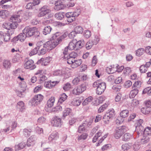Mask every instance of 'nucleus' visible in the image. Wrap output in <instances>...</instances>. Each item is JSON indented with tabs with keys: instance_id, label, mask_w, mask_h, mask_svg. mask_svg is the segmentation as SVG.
<instances>
[{
	"instance_id": "1",
	"label": "nucleus",
	"mask_w": 151,
	"mask_h": 151,
	"mask_svg": "<svg viewBox=\"0 0 151 151\" xmlns=\"http://www.w3.org/2000/svg\"><path fill=\"white\" fill-rule=\"evenodd\" d=\"M61 34V33L59 32L53 34L51 37V40L42 44V47L46 49L48 51L55 47L61 42L62 40L66 37L68 35L66 33H64L60 35Z\"/></svg>"
},
{
	"instance_id": "2",
	"label": "nucleus",
	"mask_w": 151,
	"mask_h": 151,
	"mask_svg": "<svg viewBox=\"0 0 151 151\" xmlns=\"http://www.w3.org/2000/svg\"><path fill=\"white\" fill-rule=\"evenodd\" d=\"M22 14L18 12L17 14L13 15L10 18V22L11 29H15L18 25L17 23H19L21 21L22 19Z\"/></svg>"
},
{
	"instance_id": "3",
	"label": "nucleus",
	"mask_w": 151,
	"mask_h": 151,
	"mask_svg": "<svg viewBox=\"0 0 151 151\" xmlns=\"http://www.w3.org/2000/svg\"><path fill=\"white\" fill-rule=\"evenodd\" d=\"M115 115V111L113 109L109 110L103 117V121L106 124H108L110 119H111Z\"/></svg>"
},
{
	"instance_id": "4",
	"label": "nucleus",
	"mask_w": 151,
	"mask_h": 151,
	"mask_svg": "<svg viewBox=\"0 0 151 151\" xmlns=\"http://www.w3.org/2000/svg\"><path fill=\"white\" fill-rule=\"evenodd\" d=\"M127 128L125 126L119 127L116 128L114 133V137L116 139L119 138L127 130Z\"/></svg>"
},
{
	"instance_id": "5",
	"label": "nucleus",
	"mask_w": 151,
	"mask_h": 151,
	"mask_svg": "<svg viewBox=\"0 0 151 151\" xmlns=\"http://www.w3.org/2000/svg\"><path fill=\"white\" fill-rule=\"evenodd\" d=\"M86 88L85 84H82L75 88L72 91V93L75 95H78L84 92Z\"/></svg>"
},
{
	"instance_id": "6",
	"label": "nucleus",
	"mask_w": 151,
	"mask_h": 151,
	"mask_svg": "<svg viewBox=\"0 0 151 151\" xmlns=\"http://www.w3.org/2000/svg\"><path fill=\"white\" fill-rule=\"evenodd\" d=\"M43 98V96L41 94L35 95L31 100V103L33 105H37L42 101Z\"/></svg>"
},
{
	"instance_id": "7",
	"label": "nucleus",
	"mask_w": 151,
	"mask_h": 151,
	"mask_svg": "<svg viewBox=\"0 0 151 151\" xmlns=\"http://www.w3.org/2000/svg\"><path fill=\"white\" fill-rule=\"evenodd\" d=\"M35 28L27 27L23 30L22 32L25 33L27 37H29L33 35Z\"/></svg>"
},
{
	"instance_id": "8",
	"label": "nucleus",
	"mask_w": 151,
	"mask_h": 151,
	"mask_svg": "<svg viewBox=\"0 0 151 151\" xmlns=\"http://www.w3.org/2000/svg\"><path fill=\"white\" fill-rule=\"evenodd\" d=\"M40 12L38 15L39 17H42L48 14L51 11L48 8L47 6H44L40 9Z\"/></svg>"
},
{
	"instance_id": "9",
	"label": "nucleus",
	"mask_w": 151,
	"mask_h": 151,
	"mask_svg": "<svg viewBox=\"0 0 151 151\" xmlns=\"http://www.w3.org/2000/svg\"><path fill=\"white\" fill-rule=\"evenodd\" d=\"M106 88V84L104 82H100L96 88V93L99 95L101 94L104 92Z\"/></svg>"
},
{
	"instance_id": "10",
	"label": "nucleus",
	"mask_w": 151,
	"mask_h": 151,
	"mask_svg": "<svg viewBox=\"0 0 151 151\" xmlns=\"http://www.w3.org/2000/svg\"><path fill=\"white\" fill-rule=\"evenodd\" d=\"M61 119L58 116H55L52 119L51 124L55 127H59L61 125Z\"/></svg>"
},
{
	"instance_id": "11",
	"label": "nucleus",
	"mask_w": 151,
	"mask_h": 151,
	"mask_svg": "<svg viewBox=\"0 0 151 151\" xmlns=\"http://www.w3.org/2000/svg\"><path fill=\"white\" fill-rule=\"evenodd\" d=\"M23 83V85H22V83H20V86L21 88H23L21 91L17 90L16 92L18 96L20 97H23L24 96V92L26 90V87L27 86L26 83L24 82H22Z\"/></svg>"
},
{
	"instance_id": "12",
	"label": "nucleus",
	"mask_w": 151,
	"mask_h": 151,
	"mask_svg": "<svg viewBox=\"0 0 151 151\" xmlns=\"http://www.w3.org/2000/svg\"><path fill=\"white\" fill-rule=\"evenodd\" d=\"M34 62L32 60H30L27 61L24 64V67L26 69H30L32 70L35 68V66L33 64Z\"/></svg>"
},
{
	"instance_id": "13",
	"label": "nucleus",
	"mask_w": 151,
	"mask_h": 151,
	"mask_svg": "<svg viewBox=\"0 0 151 151\" xmlns=\"http://www.w3.org/2000/svg\"><path fill=\"white\" fill-rule=\"evenodd\" d=\"M55 2V6L54 7V9L55 10L58 11L64 8V5L61 1H56Z\"/></svg>"
},
{
	"instance_id": "14",
	"label": "nucleus",
	"mask_w": 151,
	"mask_h": 151,
	"mask_svg": "<svg viewBox=\"0 0 151 151\" xmlns=\"http://www.w3.org/2000/svg\"><path fill=\"white\" fill-rule=\"evenodd\" d=\"M36 136L34 135L31 136L28 139L27 145L28 147L32 146L35 144V141L36 140Z\"/></svg>"
},
{
	"instance_id": "15",
	"label": "nucleus",
	"mask_w": 151,
	"mask_h": 151,
	"mask_svg": "<svg viewBox=\"0 0 151 151\" xmlns=\"http://www.w3.org/2000/svg\"><path fill=\"white\" fill-rule=\"evenodd\" d=\"M42 44L43 42L41 41L38 42L37 43V47H35L29 53V55L30 56H32L38 53V51L40 50V48L41 47V44Z\"/></svg>"
},
{
	"instance_id": "16",
	"label": "nucleus",
	"mask_w": 151,
	"mask_h": 151,
	"mask_svg": "<svg viewBox=\"0 0 151 151\" xmlns=\"http://www.w3.org/2000/svg\"><path fill=\"white\" fill-rule=\"evenodd\" d=\"M144 129L142 125H137L136 127V131L137 133V137L141 136L143 133L144 134Z\"/></svg>"
},
{
	"instance_id": "17",
	"label": "nucleus",
	"mask_w": 151,
	"mask_h": 151,
	"mask_svg": "<svg viewBox=\"0 0 151 151\" xmlns=\"http://www.w3.org/2000/svg\"><path fill=\"white\" fill-rule=\"evenodd\" d=\"M59 137V134L56 131L53 132L50 135L48 139L50 141H52L56 140Z\"/></svg>"
},
{
	"instance_id": "18",
	"label": "nucleus",
	"mask_w": 151,
	"mask_h": 151,
	"mask_svg": "<svg viewBox=\"0 0 151 151\" xmlns=\"http://www.w3.org/2000/svg\"><path fill=\"white\" fill-rule=\"evenodd\" d=\"M65 16L67 18V21L68 22H71L75 19V18L72 14V12H69L65 14Z\"/></svg>"
},
{
	"instance_id": "19",
	"label": "nucleus",
	"mask_w": 151,
	"mask_h": 151,
	"mask_svg": "<svg viewBox=\"0 0 151 151\" xmlns=\"http://www.w3.org/2000/svg\"><path fill=\"white\" fill-rule=\"evenodd\" d=\"M141 111L142 113L145 114L151 113V107L145 106L142 108Z\"/></svg>"
},
{
	"instance_id": "20",
	"label": "nucleus",
	"mask_w": 151,
	"mask_h": 151,
	"mask_svg": "<svg viewBox=\"0 0 151 151\" xmlns=\"http://www.w3.org/2000/svg\"><path fill=\"white\" fill-rule=\"evenodd\" d=\"M52 29V27L50 26H45L43 30L42 33L44 35H46L50 33Z\"/></svg>"
},
{
	"instance_id": "21",
	"label": "nucleus",
	"mask_w": 151,
	"mask_h": 151,
	"mask_svg": "<svg viewBox=\"0 0 151 151\" xmlns=\"http://www.w3.org/2000/svg\"><path fill=\"white\" fill-rule=\"evenodd\" d=\"M93 121V118L90 117L88 118L83 123L87 127H89Z\"/></svg>"
},
{
	"instance_id": "22",
	"label": "nucleus",
	"mask_w": 151,
	"mask_h": 151,
	"mask_svg": "<svg viewBox=\"0 0 151 151\" xmlns=\"http://www.w3.org/2000/svg\"><path fill=\"white\" fill-rule=\"evenodd\" d=\"M133 138V134L127 133L123 137L122 140L124 141H127Z\"/></svg>"
},
{
	"instance_id": "23",
	"label": "nucleus",
	"mask_w": 151,
	"mask_h": 151,
	"mask_svg": "<svg viewBox=\"0 0 151 151\" xmlns=\"http://www.w3.org/2000/svg\"><path fill=\"white\" fill-rule=\"evenodd\" d=\"M55 101L54 97H51L47 101L46 104L47 106L49 108L52 107L54 105Z\"/></svg>"
},
{
	"instance_id": "24",
	"label": "nucleus",
	"mask_w": 151,
	"mask_h": 151,
	"mask_svg": "<svg viewBox=\"0 0 151 151\" xmlns=\"http://www.w3.org/2000/svg\"><path fill=\"white\" fill-rule=\"evenodd\" d=\"M26 144L23 142H22L18 145H16L15 146V149L16 151H18L19 150H20L23 148Z\"/></svg>"
},
{
	"instance_id": "25",
	"label": "nucleus",
	"mask_w": 151,
	"mask_h": 151,
	"mask_svg": "<svg viewBox=\"0 0 151 151\" xmlns=\"http://www.w3.org/2000/svg\"><path fill=\"white\" fill-rule=\"evenodd\" d=\"M132 90L130 91V97L132 98H134L138 93L139 90L136 88H132Z\"/></svg>"
},
{
	"instance_id": "26",
	"label": "nucleus",
	"mask_w": 151,
	"mask_h": 151,
	"mask_svg": "<svg viewBox=\"0 0 151 151\" xmlns=\"http://www.w3.org/2000/svg\"><path fill=\"white\" fill-rule=\"evenodd\" d=\"M115 65H113V66L111 65L109 67H107L106 69V71L109 74H111L114 73L115 71Z\"/></svg>"
},
{
	"instance_id": "27",
	"label": "nucleus",
	"mask_w": 151,
	"mask_h": 151,
	"mask_svg": "<svg viewBox=\"0 0 151 151\" xmlns=\"http://www.w3.org/2000/svg\"><path fill=\"white\" fill-rule=\"evenodd\" d=\"M75 41H73L72 42H70L68 46L69 49L70 50H77V48H76V45L75 44Z\"/></svg>"
},
{
	"instance_id": "28",
	"label": "nucleus",
	"mask_w": 151,
	"mask_h": 151,
	"mask_svg": "<svg viewBox=\"0 0 151 151\" xmlns=\"http://www.w3.org/2000/svg\"><path fill=\"white\" fill-rule=\"evenodd\" d=\"M3 66L4 68L7 69L10 68L11 66V63L9 60H4L3 62Z\"/></svg>"
},
{
	"instance_id": "29",
	"label": "nucleus",
	"mask_w": 151,
	"mask_h": 151,
	"mask_svg": "<svg viewBox=\"0 0 151 151\" xmlns=\"http://www.w3.org/2000/svg\"><path fill=\"white\" fill-rule=\"evenodd\" d=\"M76 48H77V50L81 48L83 45L84 42L83 40H81L76 42L75 41Z\"/></svg>"
},
{
	"instance_id": "30",
	"label": "nucleus",
	"mask_w": 151,
	"mask_h": 151,
	"mask_svg": "<svg viewBox=\"0 0 151 151\" xmlns=\"http://www.w3.org/2000/svg\"><path fill=\"white\" fill-rule=\"evenodd\" d=\"M32 130L31 129H24L23 130V134L25 137H27L30 135Z\"/></svg>"
},
{
	"instance_id": "31",
	"label": "nucleus",
	"mask_w": 151,
	"mask_h": 151,
	"mask_svg": "<svg viewBox=\"0 0 151 151\" xmlns=\"http://www.w3.org/2000/svg\"><path fill=\"white\" fill-rule=\"evenodd\" d=\"M129 113V112L128 110H123L120 113V116L122 119L126 118L128 116Z\"/></svg>"
},
{
	"instance_id": "32",
	"label": "nucleus",
	"mask_w": 151,
	"mask_h": 151,
	"mask_svg": "<svg viewBox=\"0 0 151 151\" xmlns=\"http://www.w3.org/2000/svg\"><path fill=\"white\" fill-rule=\"evenodd\" d=\"M65 58L67 59V62L68 64H73V62L75 61L76 59L74 58L65 55L64 56Z\"/></svg>"
},
{
	"instance_id": "33",
	"label": "nucleus",
	"mask_w": 151,
	"mask_h": 151,
	"mask_svg": "<svg viewBox=\"0 0 151 151\" xmlns=\"http://www.w3.org/2000/svg\"><path fill=\"white\" fill-rule=\"evenodd\" d=\"M141 143L142 144H145L148 143L150 140V137L149 135L143 137V138L141 139Z\"/></svg>"
},
{
	"instance_id": "34",
	"label": "nucleus",
	"mask_w": 151,
	"mask_h": 151,
	"mask_svg": "<svg viewBox=\"0 0 151 151\" xmlns=\"http://www.w3.org/2000/svg\"><path fill=\"white\" fill-rule=\"evenodd\" d=\"M63 14V13L61 12L56 13L55 15V17L58 19L62 20L64 17Z\"/></svg>"
},
{
	"instance_id": "35",
	"label": "nucleus",
	"mask_w": 151,
	"mask_h": 151,
	"mask_svg": "<svg viewBox=\"0 0 151 151\" xmlns=\"http://www.w3.org/2000/svg\"><path fill=\"white\" fill-rule=\"evenodd\" d=\"M74 32L76 34L81 33L83 31V28L80 26L76 27L74 28Z\"/></svg>"
},
{
	"instance_id": "36",
	"label": "nucleus",
	"mask_w": 151,
	"mask_h": 151,
	"mask_svg": "<svg viewBox=\"0 0 151 151\" xmlns=\"http://www.w3.org/2000/svg\"><path fill=\"white\" fill-rule=\"evenodd\" d=\"M67 96L65 93L63 94L61 96V97L60 98L59 100L58 103L59 104H61L62 103L65 101L67 99Z\"/></svg>"
},
{
	"instance_id": "37",
	"label": "nucleus",
	"mask_w": 151,
	"mask_h": 151,
	"mask_svg": "<svg viewBox=\"0 0 151 151\" xmlns=\"http://www.w3.org/2000/svg\"><path fill=\"white\" fill-rule=\"evenodd\" d=\"M17 104V108L20 109L21 111H22L25 108L24 103L22 101H21L18 102Z\"/></svg>"
},
{
	"instance_id": "38",
	"label": "nucleus",
	"mask_w": 151,
	"mask_h": 151,
	"mask_svg": "<svg viewBox=\"0 0 151 151\" xmlns=\"http://www.w3.org/2000/svg\"><path fill=\"white\" fill-rule=\"evenodd\" d=\"M22 32V33H20L18 35V37H19V40L21 42L24 41L26 37H27L25 33H23V32Z\"/></svg>"
},
{
	"instance_id": "39",
	"label": "nucleus",
	"mask_w": 151,
	"mask_h": 151,
	"mask_svg": "<svg viewBox=\"0 0 151 151\" xmlns=\"http://www.w3.org/2000/svg\"><path fill=\"white\" fill-rule=\"evenodd\" d=\"M71 109L70 108H66L63 112V117L64 118L68 115L71 111Z\"/></svg>"
},
{
	"instance_id": "40",
	"label": "nucleus",
	"mask_w": 151,
	"mask_h": 151,
	"mask_svg": "<svg viewBox=\"0 0 151 151\" xmlns=\"http://www.w3.org/2000/svg\"><path fill=\"white\" fill-rule=\"evenodd\" d=\"M142 82L140 81H136L133 84L132 88H136L139 90V88L141 86Z\"/></svg>"
},
{
	"instance_id": "41",
	"label": "nucleus",
	"mask_w": 151,
	"mask_h": 151,
	"mask_svg": "<svg viewBox=\"0 0 151 151\" xmlns=\"http://www.w3.org/2000/svg\"><path fill=\"white\" fill-rule=\"evenodd\" d=\"M144 135H151V127H147L144 129Z\"/></svg>"
},
{
	"instance_id": "42",
	"label": "nucleus",
	"mask_w": 151,
	"mask_h": 151,
	"mask_svg": "<svg viewBox=\"0 0 151 151\" xmlns=\"http://www.w3.org/2000/svg\"><path fill=\"white\" fill-rule=\"evenodd\" d=\"M82 63V61L81 59H76V58L75 61L73 62V65H74L75 67H77L80 65Z\"/></svg>"
},
{
	"instance_id": "43",
	"label": "nucleus",
	"mask_w": 151,
	"mask_h": 151,
	"mask_svg": "<svg viewBox=\"0 0 151 151\" xmlns=\"http://www.w3.org/2000/svg\"><path fill=\"white\" fill-rule=\"evenodd\" d=\"M145 52V50L143 48H139L136 51V54L137 55L139 56L142 55Z\"/></svg>"
},
{
	"instance_id": "44",
	"label": "nucleus",
	"mask_w": 151,
	"mask_h": 151,
	"mask_svg": "<svg viewBox=\"0 0 151 151\" xmlns=\"http://www.w3.org/2000/svg\"><path fill=\"white\" fill-rule=\"evenodd\" d=\"M94 45V43L92 41L89 40L86 44V48L87 50H89L92 47V46Z\"/></svg>"
},
{
	"instance_id": "45",
	"label": "nucleus",
	"mask_w": 151,
	"mask_h": 151,
	"mask_svg": "<svg viewBox=\"0 0 151 151\" xmlns=\"http://www.w3.org/2000/svg\"><path fill=\"white\" fill-rule=\"evenodd\" d=\"M10 35L9 34L7 33H4L3 35L4 41L6 42H8L10 38Z\"/></svg>"
},
{
	"instance_id": "46",
	"label": "nucleus",
	"mask_w": 151,
	"mask_h": 151,
	"mask_svg": "<svg viewBox=\"0 0 151 151\" xmlns=\"http://www.w3.org/2000/svg\"><path fill=\"white\" fill-rule=\"evenodd\" d=\"M41 47L39 51L38 52V55H43L45 54L46 51H48L46 49L44 48L43 47L42 48V44H41Z\"/></svg>"
},
{
	"instance_id": "47",
	"label": "nucleus",
	"mask_w": 151,
	"mask_h": 151,
	"mask_svg": "<svg viewBox=\"0 0 151 151\" xmlns=\"http://www.w3.org/2000/svg\"><path fill=\"white\" fill-rule=\"evenodd\" d=\"M81 81V79L79 76L78 77L75 78L72 81V83L74 85H77Z\"/></svg>"
},
{
	"instance_id": "48",
	"label": "nucleus",
	"mask_w": 151,
	"mask_h": 151,
	"mask_svg": "<svg viewBox=\"0 0 151 151\" xmlns=\"http://www.w3.org/2000/svg\"><path fill=\"white\" fill-rule=\"evenodd\" d=\"M93 97L92 96H90L88 97L83 102V104L84 105H86L89 102H91L93 100Z\"/></svg>"
},
{
	"instance_id": "49",
	"label": "nucleus",
	"mask_w": 151,
	"mask_h": 151,
	"mask_svg": "<svg viewBox=\"0 0 151 151\" xmlns=\"http://www.w3.org/2000/svg\"><path fill=\"white\" fill-rule=\"evenodd\" d=\"M88 136V134L86 133H83L80 136L78 137V140H85L86 139Z\"/></svg>"
},
{
	"instance_id": "50",
	"label": "nucleus",
	"mask_w": 151,
	"mask_h": 151,
	"mask_svg": "<svg viewBox=\"0 0 151 151\" xmlns=\"http://www.w3.org/2000/svg\"><path fill=\"white\" fill-rule=\"evenodd\" d=\"M107 106L108 105L106 104L103 105L99 108L98 110V112L99 113H101L103 112L105 109H106Z\"/></svg>"
},
{
	"instance_id": "51",
	"label": "nucleus",
	"mask_w": 151,
	"mask_h": 151,
	"mask_svg": "<svg viewBox=\"0 0 151 151\" xmlns=\"http://www.w3.org/2000/svg\"><path fill=\"white\" fill-rule=\"evenodd\" d=\"M63 72L60 70H57L54 71L53 73L54 76H60L63 75Z\"/></svg>"
},
{
	"instance_id": "52",
	"label": "nucleus",
	"mask_w": 151,
	"mask_h": 151,
	"mask_svg": "<svg viewBox=\"0 0 151 151\" xmlns=\"http://www.w3.org/2000/svg\"><path fill=\"white\" fill-rule=\"evenodd\" d=\"M130 146L127 144H123L122 146V149L124 151L130 149Z\"/></svg>"
},
{
	"instance_id": "53",
	"label": "nucleus",
	"mask_w": 151,
	"mask_h": 151,
	"mask_svg": "<svg viewBox=\"0 0 151 151\" xmlns=\"http://www.w3.org/2000/svg\"><path fill=\"white\" fill-rule=\"evenodd\" d=\"M142 93L143 94L147 93L149 95H151V88L150 87H147L145 88L143 90Z\"/></svg>"
},
{
	"instance_id": "54",
	"label": "nucleus",
	"mask_w": 151,
	"mask_h": 151,
	"mask_svg": "<svg viewBox=\"0 0 151 151\" xmlns=\"http://www.w3.org/2000/svg\"><path fill=\"white\" fill-rule=\"evenodd\" d=\"M91 35V32L88 30L84 31V36L86 38H89Z\"/></svg>"
},
{
	"instance_id": "55",
	"label": "nucleus",
	"mask_w": 151,
	"mask_h": 151,
	"mask_svg": "<svg viewBox=\"0 0 151 151\" xmlns=\"http://www.w3.org/2000/svg\"><path fill=\"white\" fill-rule=\"evenodd\" d=\"M86 127L83 123L79 126L78 130V132L79 133H81L82 131L86 129Z\"/></svg>"
},
{
	"instance_id": "56",
	"label": "nucleus",
	"mask_w": 151,
	"mask_h": 151,
	"mask_svg": "<svg viewBox=\"0 0 151 151\" xmlns=\"http://www.w3.org/2000/svg\"><path fill=\"white\" fill-rule=\"evenodd\" d=\"M111 147V145L110 144L104 145L101 147V149L102 151H104L109 149Z\"/></svg>"
},
{
	"instance_id": "57",
	"label": "nucleus",
	"mask_w": 151,
	"mask_h": 151,
	"mask_svg": "<svg viewBox=\"0 0 151 151\" xmlns=\"http://www.w3.org/2000/svg\"><path fill=\"white\" fill-rule=\"evenodd\" d=\"M50 58H46L45 59L44 58L43 60V62L42 63V65H46L50 62Z\"/></svg>"
},
{
	"instance_id": "58",
	"label": "nucleus",
	"mask_w": 151,
	"mask_h": 151,
	"mask_svg": "<svg viewBox=\"0 0 151 151\" xmlns=\"http://www.w3.org/2000/svg\"><path fill=\"white\" fill-rule=\"evenodd\" d=\"M147 69L148 68L145 67L144 65H141L139 68L140 72L142 73H145L147 71Z\"/></svg>"
},
{
	"instance_id": "59",
	"label": "nucleus",
	"mask_w": 151,
	"mask_h": 151,
	"mask_svg": "<svg viewBox=\"0 0 151 151\" xmlns=\"http://www.w3.org/2000/svg\"><path fill=\"white\" fill-rule=\"evenodd\" d=\"M78 55V54L75 52H72L71 53L69 54L68 55H67V56L75 59L76 58Z\"/></svg>"
},
{
	"instance_id": "60",
	"label": "nucleus",
	"mask_w": 151,
	"mask_h": 151,
	"mask_svg": "<svg viewBox=\"0 0 151 151\" xmlns=\"http://www.w3.org/2000/svg\"><path fill=\"white\" fill-rule=\"evenodd\" d=\"M71 88V85L70 83H67L64 85L63 88L65 91H67L69 90Z\"/></svg>"
},
{
	"instance_id": "61",
	"label": "nucleus",
	"mask_w": 151,
	"mask_h": 151,
	"mask_svg": "<svg viewBox=\"0 0 151 151\" xmlns=\"http://www.w3.org/2000/svg\"><path fill=\"white\" fill-rule=\"evenodd\" d=\"M45 86L47 88H50L54 86V84H51V81L45 82L44 84Z\"/></svg>"
},
{
	"instance_id": "62",
	"label": "nucleus",
	"mask_w": 151,
	"mask_h": 151,
	"mask_svg": "<svg viewBox=\"0 0 151 151\" xmlns=\"http://www.w3.org/2000/svg\"><path fill=\"white\" fill-rule=\"evenodd\" d=\"M121 117V116L118 117L116 120L115 122L116 124H120L123 122L124 119Z\"/></svg>"
},
{
	"instance_id": "63",
	"label": "nucleus",
	"mask_w": 151,
	"mask_h": 151,
	"mask_svg": "<svg viewBox=\"0 0 151 151\" xmlns=\"http://www.w3.org/2000/svg\"><path fill=\"white\" fill-rule=\"evenodd\" d=\"M62 108L61 106H57L53 109V111L57 112L61 111L62 110Z\"/></svg>"
},
{
	"instance_id": "64",
	"label": "nucleus",
	"mask_w": 151,
	"mask_h": 151,
	"mask_svg": "<svg viewBox=\"0 0 151 151\" xmlns=\"http://www.w3.org/2000/svg\"><path fill=\"white\" fill-rule=\"evenodd\" d=\"M80 13V9H78L77 11L74 12L73 13H72V14L73 16L75 18L76 17H77Z\"/></svg>"
}]
</instances>
